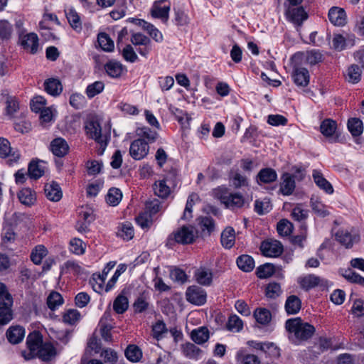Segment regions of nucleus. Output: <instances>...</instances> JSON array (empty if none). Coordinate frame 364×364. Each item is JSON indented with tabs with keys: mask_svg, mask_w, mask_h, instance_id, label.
Wrapping results in <instances>:
<instances>
[{
	"mask_svg": "<svg viewBox=\"0 0 364 364\" xmlns=\"http://www.w3.org/2000/svg\"><path fill=\"white\" fill-rule=\"evenodd\" d=\"M20 202L26 205H31L36 200L35 193L29 188H22L18 193Z\"/></svg>",
	"mask_w": 364,
	"mask_h": 364,
	"instance_id": "nucleus-36",
	"label": "nucleus"
},
{
	"mask_svg": "<svg viewBox=\"0 0 364 364\" xmlns=\"http://www.w3.org/2000/svg\"><path fill=\"white\" fill-rule=\"evenodd\" d=\"M274 265L266 263L257 267L256 274L259 278L264 279L271 277L274 273Z\"/></svg>",
	"mask_w": 364,
	"mask_h": 364,
	"instance_id": "nucleus-54",
	"label": "nucleus"
},
{
	"mask_svg": "<svg viewBox=\"0 0 364 364\" xmlns=\"http://www.w3.org/2000/svg\"><path fill=\"white\" fill-rule=\"evenodd\" d=\"M105 87V84L102 81H96L89 85L86 88V95L89 98H92L95 95L102 92Z\"/></svg>",
	"mask_w": 364,
	"mask_h": 364,
	"instance_id": "nucleus-52",
	"label": "nucleus"
},
{
	"mask_svg": "<svg viewBox=\"0 0 364 364\" xmlns=\"http://www.w3.org/2000/svg\"><path fill=\"white\" fill-rule=\"evenodd\" d=\"M296 175L284 173L281 176L279 191L284 196H290L296 188L295 178Z\"/></svg>",
	"mask_w": 364,
	"mask_h": 364,
	"instance_id": "nucleus-14",
	"label": "nucleus"
},
{
	"mask_svg": "<svg viewBox=\"0 0 364 364\" xmlns=\"http://www.w3.org/2000/svg\"><path fill=\"white\" fill-rule=\"evenodd\" d=\"M63 304V299L61 294L57 291H52L47 298L48 308L54 311Z\"/></svg>",
	"mask_w": 364,
	"mask_h": 364,
	"instance_id": "nucleus-43",
	"label": "nucleus"
},
{
	"mask_svg": "<svg viewBox=\"0 0 364 364\" xmlns=\"http://www.w3.org/2000/svg\"><path fill=\"white\" fill-rule=\"evenodd\" d=\"M277 230L282 236L289 235L293 230V225L287 219L281 220L277 225Z\"/></svg>",
	"mask_w": 364,
	"mask_h": 364,
	"instance_id": "nucleus-53",
	"label": "nucleus"
},
{
	"mask_svg": "<svg viewBox=\"0 0 364 364\" xmlns=\"http://www.w3.org/2000/svg\"><path fill=\"white\" fill-rule=\"evenodd\" d=\"M341 274L343 277L347 281L351 283L358 284L360 283L362 276H360L357 272L353 271L351 269L348 268L346 269L341 270Z\"/></svg>",
	"mask_w": 364,
	"mask_h": 364,
	"instance_id": "nucleus-58",
	"label": "nucleus"
},
{
	"mask_svg": "<svg viewBox=\"0 0 364 364\" xmlns=\"http://www.w3.org/2000/svg\"><path fill=\"white\" fill-rule=\"evenodd\" d=\"M337 124L331 119H324L320 125V131L326 137L333 136L336 132Z\"/></svg>",
	"mask_w": 364,
	"mask_h": 364,
	"instance_id": "nucleus-35",
	"label": "nucleus"
},
{
	"mask_svg": "<svg viewBox=\"0 0 364 364\" xmlns=\"http://www.w3.org/2000/svg\"><path fill=\"white\" fill-rule=\"evenodd\" d=\"M221 201L225 205L230 209L242 208L245 204L243 196L239 193H229L221 196Z\"/></svg>",
	"mask_w": 364,
	"mask_h": 364,
	"instance_id": "nucleus-15",
	"label": "nucleus"
},
{
	"mask_svg": "<svg viewBox=\"0 0 364 364\" xmlns=\"http://www.w3.org/2000/svg\"><path fill=\"white\" fill-rule=\"evenodd\" d=\"M235 230L231 227L226 228L221 233L220 241L226 249H230L235 244Z\"/></svg>",
	"mask_w": 364,
	"mask_h": 364,
	"instance_id": "nucleus-31",
	"label": "nucleus"
},
{
	"mask_svg": "<svg viewBox=\"0 0 364 364\" xmlns=\"http://www.w3.org/2000/svg\"><path fill=\"white\" fill-rule=\"evenodd\" d=\"M272 210V204L268 198L262 200H256L255 202V210L260 215L268 213Z\"/></svg>",
	"mask_w": 364,
	"mask_h": 364,
	"instance_id": "nucleus-45",
	"label": "nucleus"
},
{
	"mask_svg": "<svg viewBox=\"0 0 364 364\" xmlns=\"http://www.w3.org/2000/svg\"><path fill=\"white\" fill-rule=\"evenodd\" d=\"M237 265L243 272H250L255 267V261L251 256L242 255L237 257Z\"/></svg>",
	"mask_w": 364,
	"mask_h": 364,
	"instance_id": "nucleus-33",
	"label": "nucleus"
},
{
	"mask_svg": "<svg viewBox=\"0 0 364 364\" xmlns=\"http://www.w3.org/2000/svg\"><path fill=\"white\" fill-rule=\"evenodd\" d=\"M50 150L55 156L63 157L68 154L69 146L64 139L58 137L51 141Z\"/></svg>",
	"mask_w": 364,
	"mask_h": 364,
	"instance_id": "nucleus-18",
	"label": "nucleus"
},
{
	"mask_svg": "<svg viewBox=\"0 0 364 364\" xmlns=\"http://www.w3.org/2000/svg\"><path fill=\"white\" fill-rule=\"evenodd\" d=\"M126 358L132 362H137L142 356L141 349L135 345H129L125 350Z\"/></svg>",
	"mask_w": 364,
	"mask_h": 364,
	"instance_id": "nucleus-49",
	"label": "nucleus"
},
{
	"mask_svg": "<svg viewBox=\"0 0 364 364\" xmlns=\"http://www.w3.org/2000/svg\"><path fill=\"white\" fill-rule=\"evenodd\" d=\"M191 338L196 343L202 345L207 342L210 338L209 330L205 326H200L193 329L191 333Z\"/></svg>",
	"mask_w": 364,
	"mask_h": 364,
	"instance_id": "nucleus-26",
	"label": "nucleus"
},
{
	"mask_svg": "<svg viewBox=\"0 0 364 364\" xmlns=\"http://www.w3.org/2000/svg\"><path fill=\"white\" fill-rule=\"evenodd\" d=\"M323 55L322 53L316 50H311L307 52L306 55H304V62H306L311 65H314L322 61Z\"/></svg>",
	"mask_w": 364,
	"mask_h": 364,
	"instance_id": "nucleus-56",
	"label": "nucleus"
},
{
	"mask_svg": "<svg viewBox=\"0 0 364 364\" xmlns=\"http://www.w3.org/2000/svg\"><path fill=\"white\" fill-rule=\"evenodd\" d=\"M311 207L316 214L320 217H326L329 215L328 211L326 209V206L321 202L311 198L310 200Z\"/></svg>",
	"mask_w": 364,
	"mask_h": 364,
	"instance_id": "nucleus-59",
	"label": "nucleus"
},
{
	"mask_svg": "<svg viewBox=\"0 0 364 364\" xmlns=\"http://www.w3.org/2000/svg\"><path fill=\"white\" fill-rule=\"evenodd\" d=\"M137 135L139 139H142L144 141L149 144L154 143L158 138L159 134L156 131L151 130L149 127H144L137 130Z\"/></svg>",
	"mask_w": 364,
	"mask_h": 364,
	"instance_id": "nucleus-34",
	"label": "nucleus"
},
{
	"mask_svg": "<svg viewBox=\"0 0 364 364\" xmlns=\"http://www.w3.org/2000/svg\"><path fill=\"white\" fill-rule=\"evenodd\" d=\"M48 250L43 245H37L31 253V259L35 264H40L47 255Z\"/></svg>",
	"mask_w": 364,
	"mask_h": 364,
	"instance_id": "nucleus-40",
	"label": "nucleus"
},
{
	"mask_svg": "<svg viewBox=\"0 0 364 364\" xmlns=\"http://www.w3.org/2000/svg\"><path fill=\"white\" fill-rule=\"evenodd\" d=\"M328 18L333 25L342 26L346 22V12L343 9L332 7L328 11Z\"/></svg>",
	"mask_w": 364,
	"mask_h": 364,
	"instance_id": "nucleus-21",
	"label": "nucleus"
},
{
	"mask_svg": "<svg viewBox=\"0 0 364 364\" xmlns=\"http://www.w3.org/2000/svg\"><path fill=\"white\" fill-rule=\"evenodd\" d=\"M285 16L289 21L297 26H301L308 18V14L303 6L287 7Z\"/></svg>",
	"mask_w": 364,
	"mask_h": 364,
	"instance_id": "nucleus-10",
	"label": "nucleus"
},
{
	"mask_svg": "<svg viewBox=\"0 0 364 364\" xmlns=\"http://www.w3.org/2000/svg\"><path fill=\"white\" fill-rule=\"evenodd\" d=\"M181 350L185 357L188 359L198 360L200 358L202 350L194 343L187 342L181 345Z\"/></svg>",
	"mask_w": 364,
	"mask_h": 364,
	"instance_id": "nucleus-22",
	"label": "nucleus"
},
{
	"mask_svg": "<svg viewBox=\"0 0 364 364\" xmlns=\"http://www.w3.org/2000/svg\"><path fill=\"white\" fill-rule=\"evenodd\" d=\"M242 321L237 315H232L229 317L226 323V328L228 331L232 332H239L242 329Z\"/></svg>",
	"mask_w": 364,
	"mask_h": 364,
	"instance_id": "nucleus-50",
	"label": "nucleus"
},
{
	"mask_svg": "<svg viewBox=\"0 0 364 364\" xmlns=\"http://www.w3.org/2000/svg\"><path fill=\"white\" fill-rule=\"evenodd\" d=\"M13 298L6 286L0 282V325H6L13 318L11 306Z\"/></svg>",
	"mask_w": 364,
	"mask_h": 364,
	"instance_id": "nucleus-3",
	"label": "nucleus"
},
{
	"mask_svg": "<svg viewBox=\"0 0 364 364\" xmlns=\"http://www.w3.org/2000/svg\"><path fill=\"white\" fill-rule=\"evenodd\" d=\"M321 279L314 274H309L303 278L299 279V283L301 287L304 289L309 290L319 284Z\"/></svg>",
	"mask_w": 364,
	"mask_h": 364,
	"instance_id": "nucleus-37",
	"label": "nucleus"
},
{
	"mask_svg": "<svg viewBox=\"0 0 364 364\" xmlns=\"http://www.w3.org/2000/svg\"><path fill=\"white\" fill-rule=\"evenodd\" d=\"M130 41L134 46H151V40L149 38L141 33H133Z\"/></svg>",
	"mask_w": 364,
	"mask_h": 364,
	"instance_id": "nucleus-55",
	"label": "nucleus"
},
{
	"mask_svg": "<svg viewBox=\"0 0 364 364\" xmlns=\"http://www.w3.org/2000/svg\"><path fill=\"white\" fill-rule=\"evenodd\" d=\"M196 234L193 227L183 226L176 232L171 234L167 239V246H171L175 242L180 244H190L193 242Z\"/></svg>",
	"mask_w": 364,
	"mask_h": 364,
	"instance_id": "nucleus-5",
	"label": "nucleus"
},
{
	"mask_svg": "<svg viewBox=\"0 0 364 364\" xmlns=\"http://www.w3.org/2000/svg\"><path fill=\"white\" fill-rule=\"evenodd\" d=\"M285 326L289 333L294 337L295 342L306 341L315 332L314 326L304 322L300 317L288 319L286 321Z\"/></svg>",
	"mask_w": 364,
	"mask_h": 364,
	"instance_id": "nucleus-1",
	"label": "nucleus"
},
{
	"mask_svg": "<svg viewBox=\"0 0 364 364\" xmlns=\"http://www.w3.org/2000/svg\"><path fill=\"white\" fill-rule=\"evenodd\" d=\"M282 293L280 284L277 282H269L265 289V295L269 299H276Z\"/></svg>",
	"mask_w": 364,
	"mask_h": 364,
	"instance_id": "nucleus-48",
	"label": "nucleus"
},
{
	"mask_svg": "<svg viewBox=\"0 0 364 364\" xmlns=\"http://www.w3.org/2000/svg\"><path fill=\"white\" fill-rule=\"evenodd\" d=\"M176 171H172L167 173L163 180L156 181L154 187L155 194L161 198H166L171 193L169 185L176 186Z\"/></svg>",
	"mask_w": 364,
	"mask_h": 364,
	"instance_id": "nucleus-6",
	"label": "nucleus"
},
{
	"mask_svg": "<svg viewBox=\"0 0 364 364\" xmlns=\"http://www.w3.org/2000/svg\"><path fill=\"white\" fill-rule=\"evenodd\" d=\"M43 343V336L39 331H33L30 333L26 338L28 351H22V356L26 360L34 358L36 353V351L38 350Z\"/></svg>",
	"mask_w": 364,
	"mask_h": 364,
	"instance_id": "nucleus-7",
	"label": "nucleus"
},
{
	"mask_svg": "<svg viewBox=\"0 0 364 364\" xmlns=\"http://www.w3.org/2000/svg\"><path fill=\"white\" fill-rule=\"evenodd\" d=\"M312 177L316 186L328 194L333 193V188L332 185L328 182L318 170H314L312 173Z\"/></svg>",
	"mask_w": 364,
	"mask_h": 364,
	"instance_id": "nucleus-24",
	"label": "nucleus"
},
{
	"mask_svg": "<svg viewBox=\"0 0 364 364\" xmlns=\"http://www.w3.org/2000/svg\"><path fill=\"white\" fill-rule=\"evenodd\" d=\"M158 85L162 92H166L172 88L174 85V79L171 76H161L157 79Z\"/></svg>",
	"mask_w": 364,
	"mask_h": 364,
	"instance_id": "nucleus-61",
	"label": "nucleus"
},
{
	"mask_svg": "<svg viewBox=\"0 0 364 364\" xmlns=\"http://www.w3.org/2000/svg\"><path fill=\"white\" fill-rule=\"evenodd\" d=\"M361 77V70L357 65H350L348 70L346 76V79L348 82L351 83H357L360 80Z\"/></svg>",
	"mask_w": 364,
	"mask_h": 364,
	"instance_id": "nucleus-44",
	"label": "nucleus"
},
{
	"mask_svg": "<svg viewBox=\"0 0 364 364\" xmlns=\"http://www.w3.org/2000/svg\"><path fill=\"white\" fill-rule=\"evenodd\" d=\"M97 42L100 48L106 52H111L114 50V41L106 33H100L98 34Z\"/></svg>",
	"mask_w": 364,
	"mask_h": 364,
	"instance_id": "nucleus-39",
	"label": "nucleus"
},
{
	"mask_svg": "<svg viewBox=\"0 0 364 364\" xmlns=\"http://www.w3.org/2000/svg\"><path fill=\"white\" fill-rule=\"evenodd\" d=\"M36 352L35 358L38 357L46 362L50 360L57 354L55 348L49 342L43 343L38 350Z\"/></svg>",
	"mask_w": 364,
	"mask_h": 364,
	"instance_id": "nucleus-17",
	"label": "nucleus"
},
{
	"mask_svg": "<svg viewBox=\"0 0 364 364\" xmlns=\"http://www.w3.org/2000/svg\"><path fill=\"white\" fill-rule=\"evenodd\" d=\"M21 45L26 50H29L31 54H35L38 48V37L34 33L25 35L21 41Z\"/></svg>",
	"mask_w": 364,
	"mask_h": 364,
	"instance_id": "nucleus-23",
	"label": "nucleus"
},
{
	"mask_svg": "<svg viewBox=\"0 0 364 364\" xmlns=\"http://www.w3.org/2000/svg\"><path fill=\"white\" fill-rule=\"evenodd\" d=\"M292 65L291 77L298 87H305L309 84L310 75L309 70L303 66L304 63V54L296 53L291 58Z\"/></svg>",
	"mask_w": 364,
	"mask_h": 364,
	"instance_id": "nucleus-2",
	"label": "nucleus"
},
{
	"mask_svg": "<svg viewBox=\"0 0 364 364\" xmlns=\"http://www.w3.org/2000/svg\"><path fill=\"white\" fill-rule=\"evenodd\" d=\"M122 198V193L120 189L111 188L106 196V201L109 205L116 206L119 203Z\"/></svg>",
	"mask_w": 364,
	"mask_h": 364,
	"instance_id": "nucleus-41",
	"label": "nucleus"
},
{
	"mask_svg": "<svg viewBox=\"0 0 364 364\" xmlns=\"http://www.w3.org/2000/svg\"><path fill=\"white\" fill-rule=\"evenodd\" d=\"M0 157H9V164L11 165L18 161L20 158V154L17 150H14L11 147L10 142L8 139L0 138Z\"/></svg>",
	"mask_w": 364,
	"mask_h": 364,
	"instance_id": "nucleus-13",
	"label": "nucleus"
},
{
	"mask_svg": "<svg viewBox=\"0 0 364 364\" xmlns=\"http://www.w3.org/2000/svg\"><path fill=\"white\" fill-rule=\"evenodd\" d=\"M45 172V166L40 161H31L28 167V174L31 179L40 178Z\"/></svg>",
	"mask_w": 364,
	"mask_h": 364,
	"instance_id": "nucleus-27",
	"label": "nucleus"
},
{
	"mask_svg": "<svg viewBox=\"0 0 364 364\" xmlns=\"http://www.w3.org/2000/svg\"><path fill=\"white\" fill-rule=\"evenodd\" d=\"M136 222L142 229H147L152 223L151 215L144 211L136 218Z\"/></svg>",
	"mask_w": 364,
	"mask_h": 364,
	"instance_id": "nucleus-60",
	"label": "nucleus"
},
{
	"mask_svg": "<svg viewBox=\"0 0 364 364\" xmlns=\"http://www.w3.org/2000/svg\"><path fill=\"white\" fill-rule=\"evenodd\" d=\"M259 249L264 256L270 257H277L283 252L282 243L274 240H266L263 241L261 243Z\"/></svg>",
	"mask_w": 364,
	"mask_h": 364,
	"instance_id": "nucleus-11",
	"label": "nucleus"
},
{
	"mask_svg": "<svg viewBox=\"0 0 364 364\" xmlns=\"http://www.w3.org/2000/svg\"><path fill=\"white\" fill-rule=\"evenodd\" d=\"M121 52L124 59L130 63H134L138 56L134 51L133 47L130 44L126 45L122 49L119 50Z\"/></svg>",
	"mask_w": 364,
	"mask_h": 364,
	"instance_id": "nucleus-57",
	"label": "nucleus"
},
{
	"mask_svg": "<svg viewBox=\"0 0 364 364\" xmlns=\"http://www.w3.org/2000/svg\"><path fill=\"white\" fill-rule=\"evenodd\" d=\"M170 11V6H154L151 10V15L154 18L161 19H165L167 21L168 18V13Z\"/></svg>",
	"mask_w": 364,
	"mask_h": 364,
	"instance_id": "nucleus-64",
	"label": "nucleus"
},
{
	"mask_svg": "<svg viewBox=\"0 0 364 364\" xmlns=\"http://www.w3.org/2000/svg\"><path fill=\"white\" fill-rule=\"evenodd\" d=\"M66 17L73 29L80 31L82 29V23L77 13L74 9H70L66 13Z\"/></svg>",
	"mask_w": 364,
	"mask_h": 364,
	"instance_id": "nucleus-47",
	"label": "nucleus"
},
{
	"mask_svg": "<svg viewBox=\"0 0 364 364\" xmlns=\"http://www.w3.org/2000/svg\"><path fill=\"white\" fill-rule=\"evenodd\" d=\"M80 313L76 309H69L63 315V321L73 325L80 320Z\"/></svg>",
	"mask_w": 364,
	"mask_h": 364,
	"instance_id": "nucleus-62",
	"label": "nucleus"
},
{
	"mask_svg": "<svg viewBox=\"0 0 364 364\" xmlns=\"http://www.w3.org/2000/svg\"><path fill=\"white\" fill-rule=\"evenodd\" d=\"M129 151L133 159L141 160L148 155L149 146L142 139H136L131 143Z\"/></svg>",
	"mask_w": 364,
	"mask_h": 364,
	"instance_id": "nucleus-8",
	"label": "nucleus"
},
{
	"mask_svg": "<svg viewBox=\"0 0 364 364\" xmlns=\"http://www.w3.org/2000/svg\"><path fill=\"white\" fill-rule=\"evenodd\" d=\"M186 296L188 302L196 306H201L206 302L207 294L202 287L193 285L187 289Z\"/></svg>",
	"mask_w": 364,
	"mask_h": 364,
	"instance_id": "nucleus-9",
	"label": "nucleus"
},
{
	"mask_svg": "<svg viewBox=\"0 0 364 364\" xmlns=\"http://www.w3.org/2000/svg\"><path fill=\"white\" fill-rule=\"evenodd\" d=\"M335 236L336 240L347 249L351 248L354 244L358 243L360 240L358 234H351L345 230H338Z\"/></svg>",
	"mask_w": 364,
	"mask_h": 364,
	"instance_id": "nucleus-12",
	"label": "nucleus"
},
{
	"mask_svg": "<svg viewBox=\"0 0 364 364\" xmlns=\"http://www.w3.org/2000/svg\"><path fill=\"white\" fill-rule=\"evenodd\" d=\"M194 277L196 282L203 286L208 287L213 282V273L210 269L205 267H200L196 269Z\"/></svg>",
	"mask_w": 364,
	"mask_h": 364,
	"instance_id": "nucleus-20",
	"label": "nucleus"
},
{
	"mask_svg": "<svg viewBox=\"0 0 364 364\" xmlns=\"http://www.w3.org/2000/svg\"><path fill=\"white\" fill-rule=\"evenodd\" d=\"M254 316L256 321L262 325L268 324L272 319L270 311L265 308H258L255 309Z\"/></svg>",
	"mask_w": 364,
	"mask_h": 364,
	"instance_id": "nucleus-38",
	"label": "nucleus"
},
{
	"mask_svg": "<svg viewBox=\"0 0 364 364\" xmlns=\"http://www.w3.org/2000/svg\"><path fill=\"white\" fill-rule=\"evenodd\" d=\"M129 307V301L124 295V290L119 294L113 302V309L119 314L124 313Z\"/></svg>",
	"mask_w": 364,
	"mask_h": 364,
	"instance_id": "nucleus-32",
	"label": "nucleus"
},
{
	"mask_svg": "<svg viewBox=\"0 0 364 364\" xmlns=\"http://www.w3.org/2000/svg\"><path fill=\"white\" fill-rule=\"evenodd\" d=\"M124 68L123 65L116 60H109L105 65V70L107 74L113 78L120 77Z\"/></svg>",
	"mask_w": 364,
	"mask_h": 364,
	"instance_id": "nucleus-28",
	"label": "nucleus"
},
{
	"mask_svg": "<svg viewBox=\"0 0 364 364\" xmlns=\"http://www.w3.org/2000/svg\"><path fill=\"white\" fill-rule=\"evenodd\" d=\"M284 307L287 314H296L301 308V301L297 296L291 295L287 297Z\"/></svg>",
	"mask_w": 364,
	"mask_h": 364,
	"instance_id": "nucleus-30",
	"label": "nucleus"
},
{
	"mask_svg": "<svg viewBox=\"0 0 364 364\" xmlns=\"http://www.w3.org/2000/svg\"><path fill=\"white\" fill-rule=\"evenodd\" d=\"M348 129L353 136H358L363 131V122L358 118H351L348 119Z\"/></svg>",
	"mask_w": 364,
	"mask_h": 364,
	"instance_id": "nucleus-42",
	"label": "nucleus"
},
{
	"mask_svg": "<svg viewBox=\"0 0 364 364\" xmlns=\"http://www.w3.org/2000/svg\"><path fill=\"white\" fill-rule=\"evenodd\" d=\"M6 338L12 344L21 343L25 336V329L20 326H12L6 331Z\"/></svg>",
	"mask_w": 364,
	"mask_h": 364,
	"instance_id": "nucleus-19",
	"label": "nucleus"
},
{
	"mask_svg": "<svg viewBox=\"0 0 364 364\" xmlns=\"http://www.w3.org/2000/svg\"><path fill=\"white\" fill-rule=\"evenodd\" d=\"M149 305L146 298L144 295H141L135 300L133 308L135 313H142L148 309Z\"/></svg>",
	"mask_w": 364,
	"mask_h": 364,
	"instance_id": "nucleus-63",
	"label": "nucleus"
},
{
	"mask_svg": "<svg viewBox=\"0 0 364 364\" xmlns=\"http://www.w3.org/2000/svg\"><path fill=\"white\" fill-rule=\"evenodd\" d=\"M44 88L47 93L52 96H58L63 91L60 81L55 78H49L44 82Z\"/></svg>",
	"mask_w": 364,
	"mask_h": 364,
	"instance_id": "nucleus-29",
	"label": "nucleus"
},
{
	"mask_svg": "<svg viewBox=\"0 0 364 364\" xmlns=\"http://www.w3.org/2000/svg\"><path fill=\"white\" fill-rule=\"evenodd\" d=\"M198 225L203 232L210 235L215 229V221L209 216L200 217L198 218Z\"/></svg>",
	"mask_w": 364,
	"mask_h": 364,
	"instance_id": "nucleus-46",
	"label": "nucleus"
},
{
	"mask_svg": "<svg viewBox=\"0 0 364 364\" xmlns=\"http://www.w3.org/2000/svg\"><path fill=\"white\" fill-rule=\"evenodd\" d=\"M85 129L87 136L100 144L103 151L108 144L109 136L107 133H102L99 122L94 119L87 121Z\"/></svg>",
	"mask_w": 364,
	"mask_h": 364,
	"instance_id": "nucleus-4",
	"label": "nucleus"
},
{
	"mask_svg": "<svg viewBox=\"0 0 364 364\" xmlns=\"http://www.w3.org/2000/svg\"><path fill=\"white\" fill-rule=\"evenodd\" d=\"M277 180V173L272 168H263L257 173L256 181L259 185L268 184Z\"/></svg>",
	"mask_w": 364,
	"mask_h": 364,
	"instance_id": "nucleus-16",
	"label": "nucleus"
},
{
	"mask_svg": "<svg viewBox=\"0 0 364 364\" xmlns=\"http://www.w3.org/2000/svg\"><path fill=\"white\" fill-rule=\"evenodd\" d=\"M13 33V26L7 20H0V38L9 40Z\"/></svg>",
	"mask_w": 364,
	"mask_h": 364,
	"instance_id": "nucleus-51",
	"label": "nucleus"
},
{
	"mask_svg": "<svg viewBox=\"0 0 364 364\" xmlns=\"http://www.w3.org/2000/svg\"><path fill=\"white\" fill-rule=\"evenodd\" d=\"M45 194L48 200L52 201H58L61 199L63 193L58 183L53 181L45 186Z\"/></svg>",
	"mask_w": 364,
	"mask_h": 364,
	"instance_id": "nucleus-25",
	"label": "nucleus"
}]
</instances>
